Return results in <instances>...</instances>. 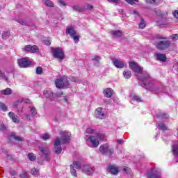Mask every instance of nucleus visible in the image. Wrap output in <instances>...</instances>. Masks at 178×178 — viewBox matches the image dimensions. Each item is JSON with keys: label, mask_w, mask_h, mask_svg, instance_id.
<instances>
[{"label": "nucleus", "mask_w": 178, "mask_h": 178, "mask_svg": "<svg viewBox=\"0 0 178 178\" xmlns=\"http://www.w3.org/2000/svg\"><path fill=\"white\" fill-rule=\"evenodd\" d=\"M129 64L133 72L141 74L138 76V79L140 81V86L141 87H143V88L152 91V92H156V94L159 92V87L156 85V81L153 80L147 71H143V67L137 65V63L134 61H130Z\"/></svg>", "instance_id": "1"}, {"label": "nucleus", "mask_w": 178, "mask_h": 178, "mask_svg": "<svg viewBox=\"0 0 178 178\" xmlns=\"http://www.w3.org/2000/svg\"><path fill=\"white\" fill-rule=\"evenodd\" d=\"M58 134L61 136V139L60 138H57L54 144L56 155H59L62 152L61 144H67L70 141V133L66 131H60Z\"/></svg>", "instance_id": "2"}, {"label": "nucleus", "mask_w": 178, "mask_h": 178, "mask_svg": "<svg viewBox=\"0 0 178 178\" xmlns=\"http://www.w3.org/2000/svg\"><path fill=\"white\" fill-rule=\"evenodd\" d=\"M105 135L103 134H97L96 136H90L88 138L93 148H97L99 145V141H104Z\"/></svg>", "instance_id": "3"}, {"label": "nucleus", "mask_w": 178, "mask_h": 178, "mask_svg": "<svg viewBox=\"0 0 178 178\" xmlns=\"http://www.w3.org/2000/svg\"><path fill=\"white\" fill-rule=\"evenodd\" d=\"M83 168V161L78 159L74 160L73 163L70 165V172L72 176L77 177V171L76 169H81Z\"/></svg>", "instance_id": "4"}, {"label": "nucleus", "mask_w": 178, "mask_h": 178, "mask_svg": "<svg viewBox=\"0 0 178 178\" xmlns=\"http://www.w3.org/2000/svg\"><path fill=\"white\" fill-rule=\"evenodd\" d=\"M51 53L55 59H58V62H62L65 59V53L60 48H51Z\"/></svg>", "instance_id": "5"}, {"label": "nucleus", "mask_w": 178, "mask_h": 178, "mask_svg": "<svg viewBox=\"0 0 178 178\" xmlns=\"http://www.w3.org/2000/svg\"><path fill=\"white\" fill-rule=\"evenodd\" d=\"M170 45H172V41L169 40H164L156 43V48L159 51H166V49H169L170 48Z\"/></svg>", "instance_id": "6"}, {"label": "nucleus", "mask_w": 178, "mask_h": 178, "mask_svg": "<svg viewBox=\"0 0 178 178\" xmlns=\"http://www.w3.org/2000/svg\"><path fill=\"white\" fill-rule=\"evenodd\" d=\"M146 175L147 178H161V169L154 167L147 171Z\"/></svg>", "instance_id": "7"}, {"label": "nucleus", "mask_w": 178, "mask_h": 178, "mask_svg": "<svg viewBox=\"0 0 178 178\" xmlns=\"http://www.w3.org/2000/svg\"><path fill=\"white\" fill-rule=\"evenodd\" d=\"M55 84L57 88H64V87H69V81L67 78L64 76L61 79H57L55 81Z\"/></svg>", "instance_id": "8"}, {"label": "nucleus", "mask_w": 178, "mask_h": 178, "mask_svg": "<svg viewBox=\"0 0 178 178\" xmlns=\"http://www.w3.org/2000/svg\"><path fill=\"white\" fill-rule=\"evenodd\" d=\"M81 171L87 175V176H91L94 175V172H95V168L94 167L90 166L88 164L83 165L81 167Z\"/></svg>", "instance_id": "9"}, {"label": "nucleus", "mask_w": 178, "mask_h": 178, "mask_svg": "<svg viewBox=\"0 0 178 178\" xmlns=\"http://www.w3.org/2000/svg\"><path fill=\"white\" fill-rule=\"evenodd\" d=\"M22 51L24 52H30L31 54H37L40 51V48L37 45H30L27 44L22 48Z\"/></svg>", "instance_id": "10"}, {"label": "nucleus", "mask_w": 178, "mask_h": 178, "mask_svg": "<svg viewBox=\"0 0 178 178\" xmlns=\"http://www.w3.org/2000/svg\"><path fill=\"white\" fill-rule=\"evenodd\" d=\"M17 63L19 67L25 68L30 66V65H31L32 63L27 58H22L18 59Z\"/></svg>", "instance_id": "11"}, {"label": "nucleus", "mask_w": 178, "mask_h": 178, "mask_svg": "<svg viewBox=\"0 0 178 178\" xmlns=\"http://www.w3.org/2000/svg\"><path fill=\"white\" fill-rule=\"evenodd\" d=\"M99 150L102 154H109V155H112L113 154V149L109 148V145L108 144L102 145Z\"/></svg>", "instance_id": "12"}, {"label": "nucleus", "mask_w": 178, "mask_h": 178, "mask_svg": "<svg viewBox=\"0 0 178 178\" xmlns=\"http://www.w3.org/2000/svg\"><path fill=\"white\" fill-rule=\"evenodd\" d=\"M104 108L99 107L95 111V116L97 119L103 120L105 119V113H104Z\"/></svg>", "instance_id": "13"}, {"label": "nucleus", "mask_w": 178, "mask_h": 178, "mask_svg": "<svg viewBox=\"0 0 178 178\" xmlns=\"http://www.w3.org/2000/svg\"><path fill=\"white\" fill-rule=\"evenodd\" d=\"M39 149L44 156H49L51 155V149H49L48 145L40 146Z\"/></svg>", "instance_id": "14"}, {"label": "nucleus", "mask_w": 178, "mask_h": 178, "mask_svg": "<svg viewBox=\"0 0 178 178\" xmlns=\"http://www.w3.org/2000/svg\"><path fill=\"white\" fill-rule=\"evenodd\" d=\"M107 170L111 175H114L115 176H116V175L119 173V167L115 165H109L107 168Z\"/></svg>", "instance_id": "15"}, {"label": "nucleus", "mask_w": 178, "mask_h": 178, "mask_svg": "<svg viewBox=\"0 0 178 178\" xmlns=\"http://www.w3.org/2000/svg\"><path fill=\"white\" fill-rule=\"evenodd\" d=\"M113 63L118 69H123L124 63L118 58H113Z\"/></svg>", "instance_id": "16"}, {"label": "nucleus", "mask_w": 178, "mask_h": 178, "mask_svg": "<svg viewBox=\"0 0 178 178\" xmlns=\"http://www.w3.org/2000/svg\"><path fill=\"white\" fill-rule=\"evenodd\" d=\"M65 117H66V114L64 112H63L62 110L58 108L56 111V118L54 119V121L58 122V120H60V119H62V118H65Z\"/></svg>", "instance_id": "17"}, {"label": "nucleus", "mask_w": 178, "mask_h": 178, "mask_svg": "<svg viewBox=\"0 0 178 178\" xmlns=\"http://www.w3.org/2000/svg\"><path fill=\"white\" fill-rule=\"evenodd\" d=\"M66 34L71 37H74V35H77V32L75 31L74 28L72 26H68L65 31Z\"/></svg>", "instance_id": "18"}, {"label": "nucleus", "mask_w": 178, "mask_h": 178, "mask_svg": "<svg viewBox=\"0 0 178 178\" xmlns=\"http://www.w3.org/2000/svg\"><path fill=\"white\" fill-rule=\"evenodd\" d=\"M44 95L46 98L50 99V101H54L55 99V97L54 96V92L51 90H46L44 92Z\"/></svg>", "instance_id": "19"}, {"label": "nucleus", "mask_w": 178, "mask_h": 178, "mask_svg": "<svg viewBox=\"0 0 178 178\" xmlns=\"http://www.w3.org/2000/svg\"><path fill=\"white\" fill-rule=\"evenodd\" d=\"M8 116L10 119L14 122V123H19V116L16 115V114H15L13 112L8 113Z\"/></svg>", "instance_id": "20"}, {"label": "nucleus", "mask_w": 178, "mask_h": 178, "mask_svg": "<svg viewBox=\"0 0 178 178\" xmlns=\"http://www.w3.org/2000/svg\"><path fill=\"white\" fill-rule=\"evenodd\" d=\"M104 97H106V98H111V97L113 95V90H112V88H106L104 90Z\"/></svg>", "instance_id": "21"}, {"label": "nucleus", "mask_w": 178, "mask_h": 178, "mask_svg": "<svg viewBox=\"0 0 178 178\" xmlns=\"http://www.w3.org/2000/svg\"><path fill=\"white\" fill-rule=\"evenodd\" d=\"M110 33L115 38H120V37H122V33L120 31L113 30L111 31Z\"/></svg>", "instance_id": "22"}, {"label": "nucleus", "mask_w": 178, "mask_h": 178, "mask_svg": "<svg viewBox=\"0 0 178 178\" xmlns=\"http://www.w3.org/2000/svg\"><path fill=\"white\" fill-rule=\"evenodd\" d=\"M9 137L11 138H14V140H17V141H24V139L20 136H17V135L15 134V132H11L9 134Z\"/></svg>", "instance_id": "23"}, {"label": "nucleus", "mask_w": 178, "mask_h": 178, "mask_svg": "<svg viewBox=\"0 0 178 178\" xmlns=\"http://www.w3.org/2000/svg\"><path fill=\"white\" fill-rule=\"evenodd\" d=\"M158 60H160L161 62H166V55L163 54H157L156 55Z\"/></svg>", "instance_id": "24"}, {"label": "nucleus", "mask_w": 178, "mask_h": 178, "mask_svg": "<svg viewBox=\"0 0 178 178\" xmlns=\"http://www.w3.org/2000/svg\"><path fill=\"white\" fill-rule=\"evenodd\" d=\"M17 23H19L22 26H29V22L24 19H16Z\"/></svg>", "instance_id": "25"}, {"label": "nucleus", "mask_w": 178, "mask_h": 178, "mask_svg": "<svg viewBox=\"0 0 178 178\" xmlns=\"http://www.w3.org/2000/svg\"><path fill=\"white\" fill-rule=\"evenodd\" d=\"M1 95H10L12 94V89L7 88L5 90H1Z\"/></svg>", "instance_id": "26"}, {"label": "nucleus", "mask_w": 178, "mask_h": 178, "mask_svg": "<svg viewBox=\"0 0 178 178\" xmlns=\"http://www.w3.org/2000/svg\"><path fill=\"white\" fill-rule=\"evenodd\" d=\"M123 76L125 79H130V77H131V71L129 70H125L123 72Z\"/></svg>", "instance_id": "27"}, {"label": "nucleus", "mask_w": 178, "mask_h": 178, "mask_svg": "<svg viewBox=\"0 0 178 178\" xmlns=\"http://www.w3.org/2000/svg\"><path fill=\"white\" fill-rule=\"evenodd\" d=\"M72 9H74V10H75V12H79L80 13H82V12H84V8L82 7H80L77 5L73 6Z\"/></svg>", "instance_id": "28"}, {"label": "nucleus", "mask_w": 178, "mask_h": 178, "mask_svg": "<svg viewBox=\"0 0 178 178\" xmlns=\"http://www.w3.org/2000/svg\"><path fill=\"white\" fill-rule=\"evenodd\" d=\"M42 2L46 6H49V8H54V3H52L51 0H42Z\"/></svg>", "instance_id": "29"}, {"label": "nucleus", "mask_w": 178, "mask_h": 178, "mask_svg": "<svg viewBox=\"0 0 178 178\" xmlns=\"http://www.w3.org/2000/svg\"><path fill=\"white\" fill-rule=\"evenodd\" d=\"M158 126L159 129H160V130H162L163 131L168 130V127H166V125H165L163 122H159Z\"/></svg>", "instance_id": "30"}, {"label": "nucleus", "mask_w": 178, "mask_h": 178, "mask_svg": "<svg viewBox=\"0 0 178 178\" xmlns=\"http://www.w3.org/2000/svg\"><path fill=\"white\" fill-rule=\"evenodd\" d=\"M147 26V22H145V20L144 19H140V22L139 24V28L140 29H145V26Z\"/></svg>", "instance_id": "31"}, {"label": "nucleus", "mask_w": 178, "mask_h": 178, "mask_svg": "<svg viewBox=\"0 0 178 178\" xmlns=\"http://www.w3.org/2000/svg\"><path fill=\"white\" fill-rule=\"evenodd\" d=\"M31 174L33 176H38V175H40V170L37 168H33L31 170Z\"/></svg>", "instance_id": "32"}, {"label": "nucleus", "mask_w": 178, "mask_h": 178, "mask_svg": "<svg viewBox=\"0 0 178 178\" xmlns=\"http://www.w3.org/2000/svg\"><path fill=\"white\" fill-rule=\"evenodd\" d=\"M173 155H178V145H174L172 147Z\"/></svg>", "instance_id": "33"}, {"label": "nucleus", "mask_w": 178, "mask_h": 178, "mask_svg": "<svg viewBox=\"0 0 178 178\" xmlns=\"http://www.w3.org/2000/svg\"><path fill=\"white\" fill-rule=\"evenodd\" d=\"M158 118H159V119H168V114L165 113H160L158 115Z\"/></svg>", "instance_id": "34"}, {"label": "nucleus", "mask_w": 178, "mask_h": 178, "mask_svg": "<svg viewBox=\"0 0 178 178\" xmlns=\"http://www.w3.org/2000/svg\"><path fill=\"white\" fill-rule=\"evenodd\" d=\"M133 101H136V102H143L141 97L137 95H134L133 97Z\"/></svg>", "instance_id": "35"}, {"label": "nucleus", "mask_w": 178, "mask_h": 178, "mask_svg": "<svg viewBox=\"0 0 178 178\" xmlns=\"http://www.w3.org/2000/svg\"><path fill=\"white\" fill-rule=\"evenodd\" d=\"M30 108V112L32 115V116H35L37 115V110L35 109V107H29Z\"/></svg>", "instance_id": "36"}, {"label": "nucleus", "mask_w": 178, "mask_h": 178, "mask_svg": "<svg viewBox=\"0 0 178 178\" xmlns=\"http://www.w3.org/2000/svg\"><path fill=\"white\" fill-rule=\"evenodd\" d=\"M48 157H44V156H40L38 157L37 161L38 163H39L40 165H42L44 163V159H47Z\"/></svg>", "instance_id": "37"}, {"label": "nucleus", "mask_w": 178, "mask_h": 178, "mask_svg": "<svg viewBox=\"0 0 178 178\" xmlns=\"http://www.w3.org/2000/svg\"><path fill=\"white\" fill-rule=\"evenodd\" d=\"M0 108L3 111V112H6L8 111V106L2 102H0Z\"/></svg>", "instance_id": "38"}, {"label": "nucleus", "mask_w": 178, "mask_h": 178, "mask_svg": "<svg viewBox=\"0 0 178 178\" xmlns=\"http://www.w3.org/2000/svg\"><path fill=\"white\" fill-rule=\"evenodd\" d=\"M41 138L45 141L47 140H49V138H51V136L48 134H42Z\"/></svg>", "instance_id": "39"}, {"label": "nucleus", "mask_w": 178, "mask_h": 178, "mask_svg": "<svg viewBox=\"0 0 178 178\" xmlns=\"http://www.w3.org/2000/svg\"><path fill=\"white\" fill-rule=\"evenodd\" d=\"M10 35V32L9 31H5L3 34H2V37L4 40H6L7 38H9V36Z\"/></svg>", "instance_id": "40"}, {"label": "nucleus", "mask_w": 178, "mask_h": 178, "mask_svg": "<svg viewBox=\"0 0 178 178\" xmlns=\"http://www.w3.org/2000/svg\"><path fill=\"white\" fill-rule=\"evenodd\" d=\"M0 77H1V79H3V80H5L6 81H8V76L6 75H5V72H1L0 70Z\"/></svg>", "instance_id": "41"}, {"label": "nucleus", "mask_w": 178, "mask_h": 178, "mask_svg": "<svg viewBox=\"0 0 178 178\" xmlns=\"http://www.w3.org/2000/svg\"><path fill=\"white\" fill-rule=\"evenodd\" d=\"M129 5H135L136 2H138V0H125Z\"/></svg>", "instance_id": "42"}, {"label": "nucleus", "mask_w": 178, "mask_h": 178, "mask_svg": "<svg viewBox=\"0 0 178 178\" xmlns=\"http://www.w3.org/2000/svg\"><path fill=\"white\" fill-rule=\"evenodd\" d=\"M36 74H42V67H38L36 68Z\"/></svg>", "instance_id": "43"}, {"label": "nucleus", "mask_w": 178, "mask_h": 178, "mask_svg": "<svg viewBox=\"0 0 178 178\" xmlns=\"http://www.w3.org/2000/svg\"><path fill=\"white\" fill-rule=\"evenodd\" d=\"M71 38H73L75 42H79V41H80V38L76 35H74V36H71Z\"/></svg>", "instance_id": "44"}, {"label": "nucleus", "mask_w": 178, "mask_h": 178, "mask_svg": "<svg viewBox=\"0 0 178 178\" xmlns=\"http://www.w3.org/2000/svg\"><path fill=\"white\" fill-rule=\"evenodd\" d=\"M94 131H95V130H94L91 128H88L86 129V133H88L89 134H92V133H94Z\"/></svg>", "instance_id": "45"}, {"label": "nucleus", "mask_w": 178, "mask_h": 178, "mask_svg": "<svg viewBox=\"0 0 178 178\" xmlns=\"http://www.w3.org/2000/svg\"><path fill=\"white\" fill-rule=\"evenodd\" d=\"M108 2H113V3H115L116 5H118V3H120V0H107Z\"/></svg>", "instance_id": "46"}, {"label": "nucleus", "mask_w": 178, "mask_h": 178, "mask_svg": "<svg viewBox=\"0 0 178 178\" xmlns=\"http://www.w3.org/2000/svg\"><path fill=\"white\" fill-rule=\"evenodd\" d=\"M21 178H29V174H27V172H23L21 175H20Z\"/></svg>", "instance_id": "47"}, {"label": "nucleus", "mask_w": 178, "mask_h": 178, "mask_svg": "<svg viewBox=\"0 0 178 178\" xmlns=\"http://www.w3.org/2000/svg\"><path fill=\"white\" fill-rule=\"evenodd\" d=\"M124 172H126V173H130V172H131V169H130V168L128 167H125L123 168Z\"/></svg>", "instance_id": "48"}, {"label": "nucleus", "mask_w": 178, "mask_h": 178, "mask_svg": "<svg viewBox=\"0 0 178 178\" xmlns=\"http://www.w3.org/2000/svg\"><path fill=\"white\" fill-rule=\"evenodd\" d=\"M94 8V6L90 3H87L86 4V9H88V10H91V9H92Z\"/></svg>", "instance_id": "49"}, {"label": "nucleus", "mask_w": 178, "mask_h": 178, "mask_svg": "<svg viewBox=\"0 0 178 178\" xmlns=\"http://www.w3.org/2000/svg\"><path fill=\"white\" fill-rule=\"evenodd\" d=\"M92 60H96L97 62H99V60H101V58L98 56H95Z\"/></svg>", "instance_id": "50"}, {"label": "nucleus", "mask_w": 178, "mask_h": 178, "mask_svg": "<svg viewBox=\"0 0 178 178\" xmlns=\"http://www.w3.org/2000/svg\"><path fill=\"white\" fill-rule=\"evenodd\" d=\"M171 38L172 40V41H176V40H177L178 38V34H175L171 35Z\"/></svg>", "instance_id": "51"}, {"label": "nucleus", "mask_w": 178, "mask_h": 178, "mask_svg": "<svg viewBox=\"0 0 178 178\" xmlns=\"http://www.w3.org/2000/svg\"><path fill=\"white\" fill-rule=\"evenodd\" d=\"M43 43L44 44V45H51V40H43Z\"/></svg>", "instance_id": "52"}, {"label": "nucleus", "mask_w": 178, "mask_h": 178, "mask_svg": "<svg viewBox=\"0 0 178 178\" xmlns=\"http://www.w3.org/2000/svg\"><path fill=\"white\" fill-rule=\"evenodd\" d=\"M60 6H66V3L63 0H60L58 1Z\"/></svg>", "instance_id": "53"}, {"label": "nucleus", "mask_w": 178, "mask_h": 178, "mask_svg": "<svg viewBox=\"0 0 178 178\" xmlns=\"http://www.w3.org/2000/svg\"><path fill=\"white\" fill-rule=\"evenodd\" d=\"M0 130L1 131H3L4 130H6V126H5L4 124H0Z\"/></svg>", "instance_id": "54"}, {"label": "nucleus", "mask_w": 178, "mask_h": 178, "mask_svg": "<svg viewBox=\"0 0 178 178\" xmlns=\"http://www.w3.org/2000/svg\"><path fill=\"white\" fill-rule=\"evenodd\" d=\"M147 3H152L154 4L155 2H156V0H145Z\"/></svg>", "instance_id": "55"}, {"label": "nucleus", "mask_w": 178, "mask_h": 178, "mask_svg": "<svg viewBox=\"0 0 178 178\" xmlns=\"http://www.w3.org/2000/svg\"><path fill=\"white\" fill-rule=\"evenodd\" d=\"M28 159H29V161H31L32 162H34V161H35V156H29Z\"/></svg>", "instance_id": "56"}, {"label": "nucleus", "mask_w": 178, "mask_h": 178, "mask_svg": "<svg viewBox=\"0 0 178 178\" xmlns=\"http://www.w3.org/2000/svg\"><path fill=\"white\" fill-rule=\"evenodd\" d=\"M156 38H157L159 40H166V38H165V37H163V36H162V35H157Z\"/></svg>", "instance_id": "57"}, {"label": "nucleus", "mask_w": 178, "mask_h": 178, "mask_svg": "<svg viewBox=\"0 0 178 178\" xmlns=\"http://www.w3.org/2000/svg\"><path fill=\"white\" fill-rule=\"evenodd\" d=\"M173 16L177 18L178 17V10H175L173 12Z\"/></svg>", "instance_id": "58"}, {"label": "nucleus", "mask_w": 178, "mask_h": 178, "mask_svg": "<svg viewBox=\"0 0 178 178\" xmlns=\"http://www.w3.org/2000/svg\"><path fill=\"white\" fill-rule=\"evenodd\" d=\"M116 143H118V144H123V140L117 139Z\"/></svg>", "instance_id": "59"}, {"label": "nucleus", "mask_w": 178, "mask_h": 178, "mask_svg": "<svg viewBox=\"0 0 178 178\" xmlns=\"http://www.w3.org/2000/svg\"><path fill=\"white\" fill-rule=\"evenodd\" d=\"M10 175H11V176H15L16 175V172L15 171H10Z\"/></svg>", "instance_id": "60"}, {"label": "nucleus", "mask_w": 178, "mask_h": 178, "mask_svg": "<svg viewBox=\"0 0 178 178\" xmlns=\"http://www.w3.org/2000/svg\"><path fill=\"white\" fill-rule=\"evenodd\" d=\"M64 101L65 102H67V104L69 102V101L67 100V97L66 96L64 97Z\"/></svg>", "instance_id": "61"}, {"label": "nucleus", "mask_w": 178, "mask_h": 178, "mask_svg": "<svg viewBox=\"0 0 178 178\" xmlns=\"http://www.w3.org/2000/svg\"><path fill=\"white\" fill-rule=\"evenodd\" d=\"M72 81H74V83H76V81H77V79H76V78L74 77H72Z\"/></svg>", "instance_id": "62"}, {"label": "nucleus", "mask_w": 178, "mask_h": 178, "mask_svg": "<svg viewBox=\"0 0 178 178\" xmlns=\"http://www.w3.org/2000/svg\"><path fill=\"white\" fill-rule=\"evenodd\" d=\"M24 102H26V104H30V99H27L24 101Z\"/></svg>", "instance_id": "63"}, {"label": "nucleus", "mask_w": 178, "mask_h": 178, "mask_svg": "<svg viewBox=\"0 0 178 178\" xmlns=\"http://www.w3.org/2000/svg\"><path fill=\"white\" fill-rule=\"evenodd\" d=\"M28 156H34V154L33 153H29Z\"/></svg>", "instance_id": "64"}]
</instances>
